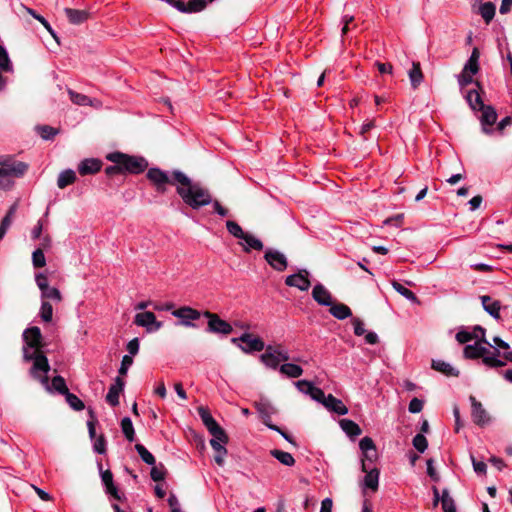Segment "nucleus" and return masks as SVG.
Listing matches in <instances>:
<instances>
[{
  "instance_id": "6e6d98bb",
  "label": "nucleus",
  "mask_w": 512,
  "mask_h": 512,
  "mask_svg": "<svg viewBox=\"0 0 512 512\" xmlns=\"http://www.w3.org/2000/svg\"><path fill=\"white\" fill-rule=\"evenodd\" d=\"M474 337H477V335L475 333H472L471 331H468V330H465V329H461L456 334V340L460 344H465V343H467V342H469L471 340H475Z\"/></svg>"
},
{
  "instance_id": "412c9836",
  "label": "nucleus",
  "mask_w": 512,
  "mask_h": 512,
  "mask_svg": "<svg viewBox=\"0 0 512 512\" xmlns=\"http://www.w3.org/2000/svg\"><path fill=\"white\" fill-rule=\"evenodd\" d=\"M265 352L260 355V361L267 367L273 370L278 369L280 362L278 361L276 350L273 345L265 346Z\"/></svg>"
},
{
  "instance_id": "2eb2a0df",
  "label": "nucleus",
  "mask_w": 512,
  "mask_h": 512,
  "mask_svg": "<svg viewBox=\"0 0 512 512\" xmlns=\"http://www.w3.org/2000/svg\"><path fill=\"white\" fill-rule=\"evenodd\" d=\"M359 448L362 451L363 458L362 461L365 460V463H372L377 459V450L372 438L366 436L362 438L359 442Z\"/></svg>"
},
{
  "instance_id": "1a4fd4ad",
  "label": "nucleus",
  "mask_w": 512,
  "mask_h": 512,
  "mask_svg": "<svg viewBox=\"0 0 512 512\" xmlns=\"http://www.w3.org/2000/svg\"><path fill=\"white\" fill-rule=\"evenodd\" d=\"M203 315L208 318V332L228 335L232 332V326L222 320L217 314L205 311Z\"/></svg>"
},
{
  "instance_id": "bf43d9fd",
  "label": "nucleus",
  "mask_w": 512,
  "mask_h": 512,
  "mask_svg": "<svg viewBox=\"0 0 512 512\" xmlns=\"http://www.w3.org/2000/svg\"><path fill=\"white\" fill-rule=\"evenodd\" d=\"M35 282L40 292H42L44 289H47L49 286L47 275L41 272L35 275Z\"/></svg>"
},
{
  "instance_id": "c85d7f7f",
  "label": "nucleus",
  "mask_w": 512,
  "mask_h": 512,
  "mask_svg": "<svg viewBox=\"0 0 512 512\" xmlns=\"http://www.w3.org/2000/svg\"><path fill=\"white\" fill-rule=\"evenodd\" d=\"M241 240L244 241V244L241 243V245L245 252H250L251 250L261 251L263 249L262 241L250 233L245 232Z\"/></svg>"
},
{
  "instance_id": "7c9ffc66",
  "label": "nucleus",
  "mask_w": 512,
  "mask_h": 512,
  "mask_svg": "<svg viewBox=\"0 0 512 512\" xmlns=\"http://www.w3.org/2000/svg\"><path fill=\"white\" fill-rule=\"evenodd\" d=\"M279 372L289 378H298L303 374V369L295 363H284L279 367Z\"/></svg>"
},
{
  "instance_id": "37998d69",
  "label": "nucleus",
  "mask_w": 512,
  "mask_h": 512,
  "mask_svg": "<svg viewBox=\"0 0 512 512\" xmlns=\"http://www.w3.org/2000/svg\"><path fill=\"white\" fill-rule=\"evenodd\" d=\"M441 504L444 512H456L455 502L446 489L442 491Z\"/></svg>"
},
{
  "instance_id": "f257e3e1",
  "label": "nucleus",
  "mask_w": 512,
  "mask_h": 512,
  "mask_svg": "<svg viewBox=\"0 0 512 512\" xmlns=\"http://www.w3.org/2000/svg\"><path fill=\"white\" fill-rule=\"evenodd\" d=\"M146 176L159 193L166 191L167 184L175 186L176 192L182 201L194 210L210 205L212 201V195L206 187L199 182H194L180 170H173L168 173L154 167L148 170Z\"/></svg>"
},
{
  "instance_id": "3c124183",
  "label": "nucleus",
  "mask_w": 512,
  "mask_h": 512,
  "mask_svg": "<svg viewBox=\"0 0 512 512\" xmlns=\"http://www.w3.org/2000/svg\"><path fill=\"white\" fill-rule=\"evenodd\" d=\"M226 228L231 235L238 239H241L245 234L241 226L237 222L232 220H228L226 222Z\"/></svg>"
},
{
  "instance_id": "0eeeda50",
  "label": "nucleus",
  "mask_w": 512,
  "mask_h": 512,
  "mask_svg": "<svg viewBox=\"0 0 512 512\" xmlns=\"http://www.w3.org/2000/svg\"><path fill=\"white\" fill-rule=\"evenodd\" d=\"M35 379L39 380L40 383L46 388L47 391L52 392L56 391L59 394L65 395L69 392L65 379L62 376H55L51 384L49 383V379L47 373L38 372L37 377Z\"/></svg>"
},
{
  "instance_id": "a878e982",
  "label": "nucleus",
  "mask_w": 512,
  "mask_h": 512,
  "mask_svg": "<svg viewBox=\"0 0 512 512\" xmlns=\"http://www.w3.org/2000/svg\"><path fill=\"white\" fill-rule=\"evenodd\" d=\"M68 93L70 96V100L76 105L94 106V107H99L101 105L99 100H96V99L92 100L90 97H88L84 94L77 93L73 90H69Z\"/></svg>"
},
{
  "instance_id": "cd10ccee",
  "label": "nucleus",
  "mask_w": 512,
  "mask_h": 512,
  "mask_svg": "<svg viewBox=\"0 0 512 512\" xmlns=\"http://www.w3.org/2000/svg\"><path fill=\"white\" fill-rule=\"evenodd\" d=\"M432 368L448 377H458L459 376V371L455 367H453L450 363H447L443 360H433Z\"/></svg>"
},
{
  "instance_id": "13d9d810",
  "label": "nucleus",
  "mask_w": 512,
  "mask_h": 512,
  "mask_svg": "<svg viewBox=\"0 0 512 512\" xmlns=\"http://www.w3.org/2000/svg\"><path fill=\"white\" fill-rule=\"evenodd\" d=\"M93 449L98 454H104L106 452V440L104 435H100L95 439Z\"/></svg>"
},
{
  "instance_id": "c03bdc74",
  "label": "nucleus",
  "mask_w": 512,
  "mask_h": 512,
  "mask_svg": "<svg viewBox=\"0 0 512 512\" xmlns=\"http://www.w3.org/2000/svg\"><path fill=\"white\" fill-rule=\"evenodd\" d=\"M27 11L36 20H38L42 24V26H44L45 29L51 34V36L56 40V42L59 43V38L57 37L55 31L53 30L49 22L43 16L37 14L33 9L27 8Z\"/></svg>"
},
{
  "instance_id": "ea45409f",
  "label": "nucleus",
  "mask_w": 512,
  "mask_h": 512,
  "mask_svg": "<svg viewBox=\"0 0 512 512\" xmlns=\"http://www.w3.org/2000/svg\"><path fill=\"white\" fill-rule=\"evenodd\" d=\"M466 99L473 110H480L483 108V106H485L480 94L476 90H470L466 96Z\"/></svg>"
},
{
  "instance_id": "423d86ee",
  "label": "nucleus",
  "mask_w": 512,
  "mask_h": 512,
  "mask_svg": "<svg viewBox=\"0 0 512 512\" xmlns=\"http://www.w3.org/2000/svg\"><path fill=\"white\" fill-rule=\"evenodd\" d=\"M231 341L237 344L240 350L246 354L260 352L265 348V343L260 337L247 332L238 338H232Z\"/></svg>"
},
{
  "instance_id": "473e14b6",
  "label": "nucleus",
  "mask_w": 512,
  "mask_h": 512,
  "mask_svg": "<svg viewBox=\"0 0 512 512\" xmlns=\"http://www.w3.org/2000/svg\"><path fill=\"white\" fill-rule=\"evenodd\" d=\"M75 180H76V173L71 169H67V170L62 171L59 174L58 179H57V186L60 189H64L68 185L73 184L75 182Z\"/></svg>"
},
{
  "instance_id": "4c0bfd02",
  "label": "nucleus",
  "mask_w": 512,
  "mask_h": 512,
  "mask_svg": "<svg viewBox=\"0 0 512 512\" xmlns=\"http://www.w3.org/2000/svg\"><path fill=\"white\" fill-rule=\"evenodd\" d=\"M392 287L403 297H405L407 300L413 302V303H419V300L415 293H413L411 290L403 286L397 281H392Z\"/></svg>"
},
{
  "instance_id": "a19ab883",
  "label": "nucleus",
  "mask_w": 512,
  "mask_h": 512,
  "mask_svg": "<svg viewBox=\"0 0 512 512\" xmlns=\"http://www.w3.org/2000/svg\"><path fill=\"white\" fill-rule=\"evenodd\" d=\"M121 429L128 441H130V442L134 441V439H135L134 427H133L132 421L129 417H124L121 420Z\"/></svg>"
},
{
  "instance_id": "338daca9",
  "label": "nucleus",
  "mask_w": 512,
  "mask_h": 512,
  "mask_svg": "<svg viewBox=\"0 0 512 512\" xmlns=\"http://www.w3.org/2000/svg\"><path fill=\"white\" fill-rule=\"evenodd\" d=\"M213 205V208H214V211L215 213H217L219 216L221 217H226L228 214H229V211L227 208L223 207L219 201L215 200V201H211V203Z\"/></svg>"
},
{
  "instance_id": "f03ea898",
  "label": "nucleus",
  "mask_w": 512,
  "mask_h": 512,
  "mask_svg": "<svg viewBox=\"0 0 512 512\" xmlns=\"http://www.w3.org/2000/svg\"><path fill=\"white\" fill-rule=\"evenodd\" d=\"M23 339L26 346L23 348V358L25 361H32L30 373L37 377L38 372L48 373L50 365L47 357L40 350L42 347V334L38 327L27 328L23 333Z\"/></svg>"
},
{
  "instance_id": "9b49d317",
  "label": "nucleus",
  "mask_w": 512,
  "mask_h": 512,
  "mask_svg": "<svg viewBox=\"0 0 512 512\" xmlns=\"http://www.w3.org/2000/svg\"><path fill=\"white\" fill-rule=\"evenodd\" d=\"M134 323L137 326L145 327L148 332L158 331L162 327V322L157 321L155 314L150 311L136 314Z\"/></svg>"
},
{
  "instance_id": "e2e57ef3",
  "label": "nucleus",
  "mask_w": 512,
  "mask_h": 512,
  "mask_svg": "<svg viewBox=\"0 0 512 512\" xmlns=\"http://www.w3.org/2000/svg\"><path fill=\"white\" fill-rule=\"evenodd\" d=\"M133 364V358L130 355H124L121 361V366L119 368V374L125 375L129 369V367Z\"/></svg>"
},
{
  "instance_id": "bb28decb",
  "label": "nucleus",
  "mask_w": 512,
  "mask_h": 512,
  "mask_svg": "<svg viewBox=\"0 0 512 512\" xmlns=\"http://www.w3.org/2000/svg\"><path fill=\"white\" fill-rule=\"evenodd\" d=\"M481 301L484 310L489 313L495 319L500 318V302L493 300L490 296H481Z\"/></svg>"
},
{
  "instance_id": "de8ad7c7",
  "label": "nucleus",
  "mask_w": 512,
  "mask_h": 512,
  "mask_svg": "<svg viewBox=\"0 0 512 512\" xmlns=\"http://www.w3.org/2000/svg\"><path fill=\"white\" fill-rule=\"evenodd\" d=\"M135 449L143 462L148 465H155L154 456L142 444H136Z\"/></svg>"
},
{
  "instance_id": "4be33fe9",
  "label": "nucleus",
  "mask_w": 512,
  "mask_h": 512,
  "mask_svg": "<svg viewBox=\"0 0 512 512\" xmlns=\"http://www.w3.org/2000/svg\"><path fill=\"white\" fill-rule=\"evenodd\" d=\"M480 111L482 112L480 121L483 127V132L488 134L491 130L488 129L487 126H492L496 122L497 113L492 106H483Z\"/></svg>"
},
{
  "instance_id": "8fccbe9b",
  "label": "nucleus",
  "mask_w": 512,
  "mask_h": 512,
  "mask_svg": "<svg viewBox=\"0 0 512 512\" xmlns=\"http://www.w3.org/2000/svg\"><path fill=\"white\" fill-rule=\"evenodd\" d=\"M0 69L9 72L12 71V64L4 46L0 45Z\"/></svg>"
},
{
  "instance_id": "c9c22d12",
  "label": "nucleus",
  "mask_w": 512,
  "mask_h": 512,
  "mask_svg": "<svg viewBox=\"0 0 512 512\" xmlns=\"http://www.w3.org/2000/svg\"><path fill=\"white\" fill-rule=\"evenodd\" d=\"M270 454L285 466H293L295 464V459L289 452L273 449L270 451Z\"/></svg>"
},
{
  "instance_id": "6ab92c4d",
  "label": "nucleus",
  "mask_w": 512,
  "mask_h": 512,
  "mask_svg": "<svg viewBox=\"0 0 512 512\" xmlns=\"http://www.w3.org/2000/svg\"><path fill=\"white\" fill-rule=\"evenodd\" d=\"M299 386L307 387V390H305L306 395H309L313 400L317 401L318 403H321L322 405L327 400V395H325L324 391L321 388L315 387L310 381L308 380H298Z\"/></svg>"
},
{
  "instance_id": "393cba45",
  "label": "nucleus",
  "mask_w": 512,
  "mask_h": 512,
  "mask_svg": "<svg viewBox=\"0 0 512 512\" xmlns=\"http://www.w3.org/2000/svg\"><path fill=\"white\" fill-rule=\"evenodd\" d=\"M64 12L69 22L74 25L82 24L89 18V12L86 10L65 8Z\"/></svg>"
},
{
  "instance_id": "79ce46f5",
  "label": "nucleus",
  "mask_w": 512,
  "mask_h": 512,
  "mask_svg": "<svg viewBox=\"0 0 512 512\" xmlns=\"http://www.w3.org/2000/svg\"><path fill=\"white\" fill-rule=\"evenodd\" d=\"M499 354H500V352L497 349L495 350L494 355L485 354L484 356L481 357L482 362L486 366L491 367V368L502 367L505 365V362H503L502 360L497 358L499 356Z\"/></svg>"
},
{
  "instance_id": "774afa93",
  "label": "nucleus",
  "mask_w": 512,
  "mask_h": 512,
  "mask_svg": "<svg viewBox=\"0 0 512 512\" xmlns=\"http://www.w3.org/2000/svg\"><path fill=\"white\" fill-rule=\"evenodd\" d=\"M150 475H151L152 480L155 482L162 481V480H164V477H165L164 472L154 465L151 469Z\"/></svg>"
},
{
  "instance_id": "0e129e2a",
  "label": "nucleus",
  "mask_w": 512,
  "mask_h": 512,
  "mask_svg": "<svg viewBox=\"0 0 512 512\" xmlns=\"http://www.w3.org/2000/svg\"><path fill=\"white\" fill-rule=\"evenodd\" d=\"M89 412V415H90V420L87 422V426H88V432H89V436L94 439L95 436H96V429H95V415H94V412L92 409H89L88 410Z\"/></svg>"
},
{
  "instance_id": "b1692460",
  "label": "nucleus",
  "mask_w": 512,
  "mask_h": 512,
  "mask_svg": "<svg viewBox=\"0 0 512 512\" xmlns=\"http://www.w3.org/2000/svg\"><path fill=\"white\" fill-rule=\"evenodd\" d=\"M206 6L205 0H190L187 4L183 1H176L175 8L183 13H194L203 10Z\"/></svg>"
},
{
  "instance_id": "6e6552de",
  "label": "nucleus",
  "mask_w": 512,
  "mask_h": 512,
  "mask_svg": "<svg viewBox=\"0 0 512 512\" xmlns=\"http://www.w3.org/2000/svg\"><path fill=\"white\" fill-rule=\"evenodd\" d=\"M469 401L471 403V417L473 422L480 427L488 425L491 422V417L481 402L472 395L469 397Z\"/></svg>"
},
{
  "instance_id": "5fc2aeb1",
  "label": "nucleus",
  "mask_w": 512,
  "mask_h": 512,
  "mask_svg": "<svg viewBox=\"0 0 512 512\" xmlns=\"http://www.w3.org/2000/svg\"><path fill=\"white\" fill-rule=\"evenodd\" d=\"M412 442L415 449L420 453H423L428 447L427 439L423 434L415 435Z\"/></svg>"
},
{
  "instance_id": "aec40b11",
  "label": "nucleus",
  "mask_w": 512,
  "mask_h": 512,
  "mask_svg": "<svg viewBox=\"0 0 512 512\" xmlns=\"http://www.w3.org/2000/svg\"><path fill=\"white\" fill-rule=\"evenodd\" d=\"M313 299L322 306H330L333 303L331 293L322 285L316 284L312 290Z\"/></svg>"
},
{
  "instance_id": "a18cd8bd",
  "label": "nucleus",
  "mask_w": 512,
  "mask_h": 512,
  "mask_svg": "<svg viewBox=\"0 0 512 512\" xmlns=\"http://www.w3.org/2000/svg\"><path fill=\"white\" fill-rule=\"evenodd\" d=\"M66 402L75 411H81L85 408L83 401L75 394L68 392L65 395Z\"/></svg>"
},
{
  "instance_id": "9d476101",
  "label": "nucleus",
  "mask_w": 512,
  "mask_h": 512,
  "mask_svg": "<svg viewBox=\"0 0 512 512\" xmlns=\"http://www.w3.org/2000/svg\"><path fill=\"white\" fill-rule=\"evenodd\" d=\"M172 315L180 320L179 324L185 327H196L193 321L201 317V313L189 306H183L179 309L173 310Z\"/></svg>"
},
{
  "instance_id": "49530a36",
  "label": "nucleus",
  "mask_w": 512,
  "mask_h": 512,
  "mask_svg": "<svg viewBox=\"0 0 512 512\" xmlns=\"http://www.w3.org/2000/svg\"><path fill=\"white\" fill-rule=\"evenodd\" d=\"M256 409L261 415L263 422L265 420L269 421L271 415L274 413V408L268 402H260L256 404Z\"/></svg>"
},
{
  "instance_id": "680f3d73",
  "label": "nucleus",
  "mask_w": 512,
  "mask_h": 512,
  "mask_svg": "<svg viewBox=\"0 0 512 512\" xmlns=\"http://www.w3.org/2000/svg\"><path fill=\"white\" fill-rule=\"evenodd\" d=\"M423 401L419 398H413L410 403H409V406H408V410L410 413H419L422 411L423 409Z\"/></svg>"
},
{
  "instance_id": "5701e85b",
  "label": "nucleus",
  "mask_w": 512,
  "mask_h": 512,
  "mask_svg": "<svg viewBox=\"0 0 512 512\" xmlns=\"http://www.w3.org/2000/svg\"><path fill=\"white\" fill-rule=\"evenodd\" d=\"M323 406L328 411L337 415H346L348 413V408L345 406V404L340 399L334 397L332 394L327 395V400L324 402Z\"/></svg>"
},
{
  "instance_id": "864d4df0",
  "label": "nucleus",
  "mask_w": 512,
  "mask_h": 512,
  "mask_svg": "<svg viewBox=\"0 0 512 512\" xmlns=\"http://www.w3.org/2000/svg\"><path fill=\"white\" fill-rule=\"evenodd\" d=\"M37 130L40 136L45 140L52 139L58 133L57 129L48 125L38 126Z\"/></svg>"
},
{
  "instance_id": "ddd939ff",
  "label": "nucleus",
  "mask_w": 512,
  "mask_h": 512,
  "mask_svg": "<svg viewBox=\"0 0 512 512\" xmlns=\"http://www.w3.org/2000/svg\"><path fill=\"white\" fill-rule=\"evenodd\" d=\"M264 258L267 263L276 271L282 272L288 266L286 256L278 250L267 249Z\"/></svg>"
},
{
  "instance_id": "4d7b16f0",
  "label": "nucleus",
  "mask_w": 512,
  "mask_h": 512,
  "mask_svg": "<svg viewBox=\"0 0 512 512\" xmlns=\"http://www.w3.org/2000/svg\"><path fill=\"white\" fill-rule=\"evenodd\" d=\"M279 362H285L290 359L288 350L281 344L273 345Z\"/></svg>"
},
{
  "instance_id": "7ed1b4c3",
  "label": "nucleus",
  "mask_w": 512,
  "mask_h": 512,
  "mask_svg": "<svg viewBox=\"0 0 512 512\" xmlns=\"http://www.w3.org/2000/svg\"><path fill=\"white\" fill-rule=\"evenodd\" d=\"M28 169L24 162L10 156L0 157V189L8 190L13 185V179L23 176Z\"/></svg>"
},
{
  "instance_id": "69168bd1",
  "label": "nucleus",
  "mask_w": 512,
  "mask_h": 512,
  "mask_svg": "<svg viewBox=\"0 0 512 512\" xmlns=\"http://www.w3.org/2000/svg\"><path fill=\"white\" fill-rule=\"evenodd\" d=\"M472 77L473 75L471 73H468L464 70H462L461 74L458 76V83L461 87H465L472 83Z\"/></svg>"
},
{
  "instance_id": "a211bd4d",
  "label": "nucleus",
  "mask_w": 512,
  "mask_h": 512,
  "mask_svg": "<svg viewBox=\"0 0 512 512\" xmlns=\"http://www.w3.org/2000/svg\"><path fill=\"white\" fill-rule=\"evenodd\" d=\"M482 341H476L474 344H467L464 347L463 355L466 359H478L488 353V349L483 346Z\"/></svg>"
},
{
  "instance_id": "f3484780",
  "label": "nucleus",
  "mask_w": 512,
  "mask_h": 512,
  "mask_svg": "<svg viewBox=\"0 0 512 512\" xmlns=\"http://www.w3.org/2000/svg\"><path fill=\"white\" fill-rule=\"evenodd\" d=\"M102 162L96 158H88L82 160L78 165V172L80 175H92L100 171Z\"/></svg>"
},
{
  "instance_id": "052dcab7",
  "label": "nucleus",
  "mask_w": 512,
  "mask_h": 512,
  "mask_svg": "<svg viewBox=\"0 0 512 512\" xmlns=\"http://www.w3.org/2000/svg\"><path fill=\"white\" fill-rule=\"evenodd\" d=\"M471 332L477 335V337H474L476 341H482L484 344L491 346L485 337V329L483 327L476 325L472 328Z\"/></svg>"
},
{
  "instance_id": "2f4dec72",
  "label": "nucleus",
  "mask_w": 512,
  "mask_h": 512,
  "mask_svg": "<svg viewBox=\"0 0 512 512\" xmlns=\"http://www.w3.org/2000/svg\"><path fill=\"white\" fill-rule=\"evenodd\" d=\"M339 424L342 430L350 437L358 436L362 432L359 425L350 419H342Z\"/></svg>"
},
{
  "instance_id": "dca6fc26",
  "label": "nucleus",
  "mask_w": 512,
  "mask_h": 512,
  "mask_svg": "<svg viewBox=\"0 0 512 512\" xmlns=\"http://www.w3.org/2000/svg\"><path fill=\"white\" fill-rule=\"evenodd\" d=\"M125 382L121 377H116L106 395V401L113 407L119 405V396L124 389Z\"/></svg>"
},
{
  "instance_id": "4468645a",
  "label": "nucleus",
  "mask_w": 512,
  "mask_h": 512,
  "mask_svg": "<svg viewBox=\"0 0 512 512\" xmlns=\"http://www.w3.org/2000/svg\"><path fill=\"white\" fill-rule=\"evenodd\" d=\"M361 468L362 471L366 473L363 481L364 487L372 490L373 492L377 491L379 487V470L377 468H368L365 460L362 461Z\"/></svg>"
},
{
  "instance_id": "f704fd0d",
  "label": "nucleus",
  "mask_w": 512,
  "mask_h": 512,
  "mask_svg": "<svg viewBox=\"0 0 512 512\" xmlns=\"http://www.w3.org/2000/svg\"><path fill=\"white\" fill-rule=\"evenodd\" d=\"M496 7L492 2L482 3L479 7V13L486 22L489 24L495 16Z\"/></svg>"
},
{
  "instance_id": "e433bc0d",
  "label": "nucleus",
  "mask_w": 512,
  "mask_h": 512,
  "mask_svg": "<svg viewBox=\"0 0 512 512\" xmlns=\"http://www.w3.org/2000/svg\"><path fill=\"white\" fill-rule=\"evenodd\" d=\"M197 411H198V414H199L203 424L207 428V430H210L213 427L215 428V426L218 425V423L212 417L211 413L209 412V410L207 408L201 406L197 409Z\"/></svg>"
},
{
  "instance_id": "39448f33",
  "label": "nucleus",
  "mask_w": 512,
  "mask_h": 512,
  "mask_svg": "<svg viewBox=\"0 0 512 512\" xmlns=\"http://www.w3.org/2000/svg\"><path fill=\"white\" fill-rule=\"evenodd\" d=\"M211 434L212 438L210 440V445L212 449L215 451L214 460L218 466L224 465V459L227 455L228 451L225 448V445L228 443V436L225 430L218 424L212 429L208 430Z\"/></svg>"
},
{
  "instance_id": "58836bf2",
  "label": "nucleus",
  "mask_w": 512,
  "mask_h": 512,
  "mask_svg": "<svg viewBox=\"0 0 512 512\" xmlns=\"http://www.w3.org/2000/svg\"><path fill=\"white\" fill-rule=\"evenodd\" d=\"M41 299L42 301L43 300H52L56 303H60L62 301V295H61V292L59 291V289L55 288V287H50L48 286L47 289H44L42 292H41Z\"/></svg>"
},
{
  "instance_id": "72a5a7b5",
  "label": "nucleus",
  "mask_w": 512,
  "mask_h": 512,
  "mask_svg": "<svg viewBox=\"0 0 512 512\" xmlns=\"http://www.w3.org/2000/svg\"><path fill=\"white\" fill-rule=\"evenodd\" d=\"M408 74H409V78H410L412 87L414 89L417 88L423 80V74H422L420 63L413 62L412 68L409 70Z\"/></svg>"
},
{
  "instance_id": "f8f14e48",
  "label": "nucleus",
  "mask_w": 512,
  "mask_h": 512,
  "mask_svg": "<svg viewBox=\"0 0 512 512\" xmlns=\"http://www.w3.org/2000/svg\"><path fill=\"white\" fill-rule=\"evenodd\" d=\"M308 277L309 272L303 269L296 274L287 276L285 279V284L289 287L298 288L301 291H307L311 286V282Z\"/></svg>"
},
{
  "instance_id": "c756f323",
  "label": "nucleus",
  "mask_w": 512,
  "mask_h": 512,
  "mask_svg": "<svg viewBox=\"0 0 512 512\" xmlns=\"http://www.w3.org/2000/svg\"><path fill=\"white\" fill-rule=\"evenodd\" d=\"M329 312L338 320H344L352 315L351 309L343 303H332Z\"/></svg>"
},
{
  "instance_id": "09e8293b",
  "label": "nucleus",
  "mask_w": 512,
  "mask_h": 512,
  "mask_svg": "<svg viewBox=\"0 0 512 512\" xmlns=\"http://www.w3.org/2000/svg\"><path fill=\"white\" fill-rule=\"evenodd\" d=\"M40 317L44 322H51L53 318V307L50 302L43 300L40 308Z\"/></svg>"
},
{
  "instance_id": "603ef678",
  "label": "nucleus",
  "mask_w": 512,
  "mask_h": 512,
  "mask_svg": "<svg viewBox=\"0 0 512 512\" xmlns=\"http://www.w3.org/2000/svg\"><path fill=\"white\" fill-rule=\"evenodd\" d=\"M32 263L35 268H42L46 265V258L42 248H38L32 253Z\"/></svg>"
},
{
  "instance_id": "20e7f679",
  "label": "nucleus",
  "mask_w": 512,
  "mask_h": 512,
  "mask_svg": "<svg viewBox=\"0 0 512 512\" xmlns=\"http://www.w3.org/2000/svg\"><path fill=\"white\" fill-rule=\"evenodd\" d=\"M107 159L114 164H121L123 172L131 174L142 173L148 166L145 158L140 156H130L121 152H114L107 156Z\"/></svg>"
}]
</instances>
